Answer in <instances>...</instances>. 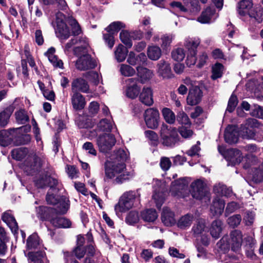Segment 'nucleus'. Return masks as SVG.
I'll return each instance as SVG.
<instances>
[{"instance_id": "nucleus-35", "label": "nucleus", "mask_w": 263, "mask_h": 263, "mask_svg": "<svg viewBox=\"0 0 263 263\" xmlns=\"http://www.w3.org/2000/svg\"><path fill=\"white\" fill-rule=\"evenodd\" d=\"M220 253H228L230 248V237L224 236L217 243Z\"/></svg>"}, {"instance_id": "nucleus-42", "label": "nucleus", "mask_w": 263, "mask_h": 263, "mask_svg": "<svg viewBox=\"0 0 263 263\" xmlns=\"http://www.w3.org/2000/svg\"><path fill=\"white\" fill-rule=\"evenodd\" d=\"M77 124L80 128L91 127L93 123L90 118L86 116H80L76 120Z\"/></svg>"}, {"instance_id": "nucleus-31", "label": "nucleus", "mask_w": 263, "mask_h": 263, "mask_svg": "<svg viewBox=\"0 0 263 263\" xmlns=\"http://www.w3.org/2000/svg\"><path fill=\"white\" fill-rule=\"evenodd\" d=\"M174 213L168 208H164L161 215L163 223L166 226H171L175 223Z\"/></svg>"}, {"instance_id": "nucleus-46", "label": "nucleus", "mask_w": 263, "mask_h": 263, "mask_svg": "<svg viewBox=\"0 0 263 263\" xmlns=\"http://www.w3.org/2000/svg\"><path fill=\"white\" fill-rule=\"evenodd\" d=\"M37 216L42 220H50V210L45 206H39L36 209Z\"/></svg>"}, {"instance_id": "nucleus-21", "label": "nucleus", "mask_w": 263, "mask_h": 263, "mask_svg": "<svg viewBox=\"0 0 263 263\" xmlns=\"http://www.w3.org/2000/svg\"><path fill=\"white\" fill-rule=\"evenodd\" d=\"M146 61V56L143 52L136 55L134 52L130 51L127 55V62L132 66L145 64Z\"/></svg>"}, {"instance_id": "nucleus-23", "label": "nucleus", "mask_w": 263, "mask_h": 263, "mask_svg": "<svg viewBox=\"0 0 263 263\" xmlns=\"http://www.w3.org/2000/svg\"><path fill=\"white\" fill-rule=\"evenodd\" d=\"M139 100L146 106H151L154 103L153 91L151 87L144 86L141 93H139Z\"/></svg>"}, {"instance_id": "nucleus-4", "label": "nucleus", "mask_w": 263, "mask_h": 263, "mask_svg": "<svg viewBox=\"0 0 263 263\" xmlns=\"http://www.w3.org/2000/svg\"><path fill=\"white\" fill-rule=\"evenodd\" d=\"M240 137L253 139L258 142L263 140L262 135L258 137L257 133L248 129L242 124L240 125L231 124V144L237 143Z\"/></svg>"}, {"instance_id": "nucleus-36", "label": "nucleus", "mask_w": 263, "mask_h": 263, "mask_svg": "<svg viewBox=\"0 0 263 263\" xmlns=\"http://www.w3.org/2000/svg\"><path fill=\"white\" fill-rule=\"evenodd\" d=\"M142 219L146 222H154L158 217V214L155 209H147L141 213Z\"/></svg>"}, {"instance_id": "nucleus-8", "label": "nucleus", "mask_w": 263, "mask_h": 263, "mask_svg": "<svg viewBox=\"0 0 263 263\" xmlns=\"http://www.w3.org/2000/svg\"><path fill=\"white\" fill-rule=\"evenodd\" d=\"M55 17V23L57 24V27L55 28V32L57 37L61 40L67 39L70 33L65 22V15L62 13L58 12Z\"/></svg>"}, {"instance_id": "nucleus-1", "label": "nucleus", "mask_w": 263, "mask_h": 263, "mask_svg": "<svg viewBox=\"0 0 263 263\" xmlns=\"http://www.w3.org/2000/svg\"><path fill=\"white\" fill-rule=\"evenodd\" d=\"M105 174L107 178L113 179L114 182L121 184L134 176V171H128L124 162L107 160L105 163Z\"/></svg>"}, {"instance_id": "nucleus-45", "label": "nucleus", "mask_w": 263, "mask_h": 263, "mask_svg": "<svg viewBox=\"0 0 263 263\" xmlns=\"http://www.w3.org/2000/svg\"><path fill=\"white\" fill-rule=\"evenodd\" d=\"M39 244V237L35 233L30 235L27 240V247L29 250L37 248Z\"/></svg>"}, {"instance_id": "nucleus-64", "label": "nucleus", "mask_w": 263, "mask_h": 263, "mask_svg": "<svg viewBox=\"0 0 263 263\" xmlns=\"http://www.w3.org/2000/svg\"><path fill=\"white\" fill-rule=\"evenodd\" d=\"M69 23L72 28V32L74 35L79 34L81 32V28L77 21L73 18L69 19Z\"/></svg>"}, {"instance_id": "nucleus-48", "label": "nucleus", "mask_w": 263, "mask_h": 263, "mask_svg": "<svg viewBox=\"0 0 263 263\" xmlns=\"http://www.w3.org/2000/svg\"><path fill=\"white\" fill-rule=\"evenodd\" d=\"M83 240L84 238L82 237H78V246L73 251V253L78 259H81L82 258L85 254V251L82 247Z\"/></svg>"}, {"instance_id": "nucleus-29", "label": "nucleus", "mask_w": 263, "mask_h": 263, "mask_svg": "<svg viewBox=\"0 0 263 263\" xmlns=\"http://www.w3.org/2000/svg\"><path fill=\"white\" fill-rule=\"evenodd\" d=\"M137 75L142 83H144L150 80L154 76L153 72L145 67L138 66L136 68Z\"/></svg>"}, {"instance_id": "nucleus-6", "label": "nucleus", "mask_w": 263, "mask_h": 263, "mask_svg": "<svg viewBox=\"0 0 263 263\" xmlns=\"http://www.w3.org/2000/svg\"><path fill=\"white\" fill-rule=\"evenodd\" d=\"M192 231L194 237H200L201 243L204 246H208L210 242V237L208 234L205 221L204 219H197L192 228Z\"/></svg>"}, {"instance_id": "nucleus-38", "label": "nucleus", "mask_w": 263, "mask_h": 263, "mask_svg": "<svg viewBox=\"0 0 263 263\" xmlns=\"http://www.w3.org/2000/svg\"><path fill=\"white\" fill-rule=\"evenodd\" d=\"M50 223L55 227L67 228L70 227L71 222L64 217H56L50 219Z\"/></svg>"}, {"instance_id": "nucleus-37", "label": "nucleus", "mask_w": 263, "mask_h": 263, "mask_svg": "<svg viewBox=\"0 0 263 263\" xmlns=\"http://www.w3.org/2000/svg\"><path fill=\"white\" fill-rule=\"evenodd\" d=\"M187 187V183L184 179H179L172 182L171 190L175 192L176 194L178 193H182V191L185 190Z\"/></svg>"}, {"instance_id": "nucleus-26", "label": "nucleus", "mask_w": 263, "mask_h": 263, "mask_svg": "<svg viewBox=\"0 0 263 263\" xmlns=\"http://www.w3.org/2000/svg\"><path fill=\"white\" fill-rule=\"evenodd\" d=\"M89 85L87 82L82 78L76 79L73 81L71 84L72 92L80 91L84 93H87L89 91Z\"/></svg>"}, {"instance_id": "nucleus-32", "label": "nucleus", "mask_w": 263, "mask_h": 263, "mask_svg": "<svg viewBox=\"0 0 263 263\" xmlns=\"http://www.w3.org/2000/svg\"><path fill=\"white\" fill-rule=\"evenodd\" d=\"M194 220V216L187 214L181 217L177 222V226L181 229H186L192 224Z\"/></svg>"}, {"instance_id": "nucleus-52", "label": "nucleus", "mask_w": 263, "mask_h": 263, "mask_svg": "<svg viewBox=\"0 0 263 263\" xmlns=\"http://www.w3.org/2000/svg\"><path fill=\"white\" fill-rule=\"evenodd\" d=\"M174 37L172 34H165L161 37V47L163 50L167 49L171 46V44Z\"/></svg>"}, {"instance_id": "nucleus-49", "label": "nucleus", "mask_w": 263, "mask_h": 263, "mask_svg": "<svg viewBox=\"0 0 263 263\" xmlns=\"http://www.w3.org/2000/svg\"><path fill=\"white\" fill-rule=\"evenodd\" d=\"M242 158V153L239 149L231 148V165L239 164Z\"/></svg>"}, {"instance_id": "nucleus-43", "label": "nucleus", "mask_w": 263, "mask_h": 263, "mask_svg": "<svg viewBox=\"0 0 263 263\" xmlns=\"http://www.w3.org/2000/svg\"><path fill=\"white\" fill-rule=\"evenodd\" d=\"M129 153L123 149H119L115 152L112 161H117L119 162H124L128 159Z\"/></svg>"}, {"instance_id": "nucleus-10", "label": "nucleus", "mask_w": 263, "mask_h": 263, "mask_svg": "<svg viewBox=\"0 0 263 263\" xmlns=\"http://www.w3.org/2000/svg\"><path fill=\"white\" fill-rule=\"evenodd\" d=\"M74 45H77V46L74 48L73 52L75 54L78 55L81 54V52L86 49L88 46V43L85 37H74L66 44L64 49L65 52H68Z\"/></svg>"}, {"instance_id": "nucleus-12", "label": "nucleus", "mask_w": 263, "mask_h": 263, "mask_svg": "<svg viewBox=\"0 0 263 263\" xmlns=\"http://www.w3.org/2000/svg\"><path fill=\"white\" fill-rule=\"evenodd\" d=\"M191 193L193 198L201 200L208 195L205 183L200 179L193 182L191 184Z\"/></svg>"}, {"instance_id": "nucleus-19", "label": "nucleus", "mask_w": 263, "mask_h": 263, "mask_svg": "<svg viewBox=\"0 0 263 263\" xmlns=\"http://www.w3.org/2000/svg\"><path fill=\"white\" fill-rule=\"evenodd\" d=\"M225 202L222 198L217 197L213 199L210 206V214L213 217H219L223 212Z\"/></svg>"}, {"instance_id": "nucleus-11", "label": "nucleus", "mask_w": 263, "mask_h": 263, "mask_svg": "<svg viewBox=\"0 0 263 263\" xmlns=\"http://www.w3.org/2000/svg\"><path fill=\"white\" fill-rule=\"evenodd\" d=\"M144 120L146 126L152 129L156 128L159 123V112L154 108L147 109L144 113Z\"/></svg>"}, {"instance_id": "nucleus-58", "label": "nucleus", "mask_w": 263, "mask_h": 263, "mask_svg": "<svg viewBox=\"0 0 263 263\" xmlns=\"http://www.w3.org/2000/svg\"><path fill=\"white\" fill-rule=\"evenodd\" d=\"M183 1L186 7H188L189 4H190L191 7L190 10L191 12L197 13L200 11V7L197 0H183Z\"/></svg>"}, {"instance_id": "nucleus-55", "label": "nucleus", "mask_w": 263, "mask_h": 263, "mask_svg": "<svg viewBox=\"0 0 263 263\" xmlns=\"http://www.w3.org/2000/svg\"><path fill=\"white\" fill-rule=\"evenodd\" d=\"M250 115L256 118L263 119V107L258 105H254L251 109Z\"/></svg>"}, {"instance_id": "nucleus-24", "label": "nucleus", "mask_w": 263, "mask_h": 263, "mask_svg": "<svg viewBox=\"0 0 263 263\" xmlns=\"http://www.w3.org/2000/svg\"><path fill=\"white\" fill-rule=\"evenodd\" d=\"M2 220L9 227L14 235L17 234L18 229L17 223L10 211H7L3 214Z\"/></svg>"}, {"instance_id": "nucleus-28", "label": "nucleus", "mask_w": 263, "mask_h": 263, "mask_svg": "<svg viewBox=\"0 0 263 263\" xmlns=\"http://www.w3.org/2000/svg\"><path fill=\"white\" fill-rule=\"evenodd\" d=\"M55 49L53 47H50L46 52L45 55L48 58L49 61L53 65L54 67L63 68V63L61 60H60L54 54Z\"/></svg>"}, {"instance_id": "nucleus-27", "label": "nucleus", "mask_w": 263, "mask_h": 263, "mask_svg": "<svg viewBox=\"0 0 263 263\" xmlns=\"http://www.w3.org/2000/svg\"><path fill=\"white\" fill-rule=\"evenodd\" d=\"M223 226L222 221L219 219L214 220L210 227L209 231L212 237L218 239L223 230Z\"/></svg>"}, {"instance_id": "nucleus-15", "label": "nucleus", "mask_w": 263, "mask_h": 263, "mask_svg": "<svg viewBox=\"0 0 263 263\" xmlns=\"http://www.w3.org/2000/svg\"><path fill=\"white\" fill-rule=\"evenodd\" d=\"M41 166V159L34 155L30 158L29 160L25 161L23 166V169L27 175H33L39 170Z\"/></svg>"}, {"instance_id": "nucleus-30", "label": "nucleus", "mask_w": 263, "mask_h": 263, "mask_svg": "<svg viewBox=\"0 0 263 263\" xmlns=\"http://www.w3.org/2000/svg\"><path fill=\"white\" fill-rule=\"evenodd\" d=\"M146 53L150 60L157 61L162 55V49L157 45H149L147 47Z\"/></svg>"}, {"instance_id": "nucleus-40", "label": "nucleus", "mask_w": 263, "mask_h": 263, "mask_svg": "<svg viewBox=\"0 0 263 263\" xmlns=\"http://www.w3.org/2000/svg\"><path fill=\"white\" fill-rule=\"evenodd\" d=\"M114 124L111 119H102L98 124L97 127L100 131L110 132L113 128Z\"/></svg>"}, {"instance_id": "nucleus-14", "label": "nucleus", "mask_w": 263, "mask_h": 263, "mask_svg": "<svg viewBox=\"0 0 263 263\" xmlns=\"http://www.w3.org/2000/svg\"><path fill=\"white\" fill-rule=\"evenodd\" d=\"M138 81L136 78H129L125 81V93L128 98L134 99L139 95L141 87L138 85Z\"/></svg>"}, {"instance_id": "nucleus-7", "label": "nucleus", "mask_w": 263, "mask_h": 263, "mask_svg": "<svg viewBox=\"0 0 263 263\" xmlns=\"http://www.w3.org/2000/svg\"><path fill=\"white\" fill-rule=\"evenodd\" d=\"M200 43V41L198 38H187L185 40L184 46L188 51L186 63L189 66L193 65L196 63L197 48Z\"/></svg>"}, {"instance_id": "nucleus-13", "label": "nucleus", "mask_w": 263, "mask_h": 263, "mask_svg": "<svg viewBox=\"0 0 263 263\" xmlns=\"http://www.w3.org/2000/svg\"><path fill=\"white\" fill-rule=\"evenodd\" d=\"M116 143V139L112 134H103L97 139V144L100 151L107 153Z\"/></svg>"}, {"instance_id": "nucleus-18", "label": "nucleus", "mask_w": 263, "mask_h": 263, "mask_svg": "<svg viewBox=\"0 0 263 263\" xmlns=\"http://www.w3.org/2000/svg\"><path fill=\"white\" fill-rule=\"evenodd\" d=\"M156 71L158 75L163 79H170L173 76L170 63L163 60L157 63Z\"/></svg>"}, {"instance_id": "nucleus-47", "label": "nucleus", "mask_w": 263, "mask_h": 263, "mask_svg": "<svg viewBox=\"0 0 263 263\" xmlns=\"http://www.w3.org/2000/svg\"><path fill=\"white\" fill-rule=\"evenodd\" d=\"M253 3L252 0H242L238 3V8L239 13L241 15L248 12L252 7Z\"/></svg>"}, {"instance_id": "nucleus-59", "label": "nucleus", "mask_w": 263, "mask_h": 263, "mask_svg": "<svg viewBox=\"0 0 263 263\" xmlns=\"http://www.w3.org/2000/svg\"><path fill=\"white\" fill-rule=\"evenodd\" d=\"M190 127V126H181L179 128V132L183 138H189L193 135V132Z\"/></svg>"}, {"instance_id": "nucleus-60", "label": "nucleus", "mask_w": 263, "mask_h": 263, "mask_svg": "<svg viewBox=\"0 0 263 263\" xmlns=\"http://www.w3.org/2000/svg\"><path fill=\"white\" fill-rule=\"evenodd\" d=\"M218 149L219 152L227 161V165L229 166L230 165V152L229 149L226 148L225 146L222 145L219 146Z\"/></svg>"}, {"instance_id": "nucleus-33", "label": "nucleus", "mask_w": 263, "mask_h": 263, "mask_svg": "<svg viewBox=\"0 0 263 263\" xmlns=\"http://www.w3.org/2000/svg\"><path fill=\"white\" fill-rule=\"evenodd\" d=\"M29 263H44L47 260L45 254L43 252H29L28 253Z\"/></svg>"}, {"instance_id": "nucleus-5", "label": "nucleus", "mask_w": 263, "mask_h": 263, "mask_svg": "<svg viewBox=\"0 0 263 263\" xmlns=\"http://www.w3.org/2000/svg\"><path fill=\"white\" fill-rule=\"evenodd\" d=\"M139 196L138 192L129 191L124 193L118 203L115 206L116 214L125 212L131 209L134 205L135 200L139 198Z\"/></svg>"}, {"instance_id": "nucleus-50", "label": "nucleus", "mask_w": 263, "mask_h": 263, "mask_svg": "<svg viewBox=\"0 0 263 263\" xmlns=\"http://www.w3.org/2000/svg\"><path fill=\"white\" fill-rule=\"evenodd\" d=\"M172 58L176 61H182L185 58L184 50L182 48H177L173 50L171 53Z\"/></svg>"}, {"instance_id": "nucleus-25", "label": "nucleus", "mask_w": 263, "mask_h": 263, "mask_svg": "<svg viewBox=\"0 0 263 263\" xmlns=\"http://www.w3.org/2000/svg\"><path fill=\"white\" fill-rule=\"evenodd\" d=\"M71 101L72 107L76 110H81L84 108L86 105L85 98L78 92H73L71 95Z\"/></svg>"}, {"instance_id": "nucleus-51", "label": "nucleus", "mask_w": 263, "mask_h": 263, "mask_svg": "<svg viewBox=\"0 0 263 263\" xmlns=\"http://www.w3.org/2000/svg\"><path fill=\"white\" fill-rule=\"evenodd\" d=\"M162 115L165 121L169 124H173L175 121L174 113L169 108H164L162 110Z\"/></svg>"}, {"instance_id": "nucleus-3", "label": "nucleus", "mask_w": 263, "mask_h": 263, "mask_svg": "<svg viewBox=\"0 0 263 263\" xmlns=\"http://www.w3.org/2000/svg\"><path fill=\"white\" fill-rule=\"evenodd\" d=\"M160 134L161 143L164 146L173 147L179 141L177 128L165 124H162Z\"/></svg>"}, {"instance_id": "nucleus-57", "label": "nucleus", "mask_w": 263, "mask_h": 263, "mask_svg": "<svg viewBox=\"0 0 263 263\" xmlns=\"http://www.w3.org/2000/svg\"><path fill=\"white\" fill-rule=\"evenodd\" d=\"M177 120L182 126H190L191 125L188 116L183 111L179 112L177 115Z\"/></svg>"}, {"instance_id": "nucleus-34", "label": "nucleus", "mask_w": 263, "mask_h": 263, "mask_svg": "<svg viewBox=\"0 0 263 263\" xmlns=\"http://www.w3.org/2000/svg\"><path fill=\"white\" fill-rule=\"evenodd\" d=\"M51 180L53 181V185H56L58 184V180L51 178L50 176L45 175L40 177L39 179L34 180L35 184L37 187H44L49 184Z\"/></svg>"}, {"instance_id": "nucleus-61", "label": "nucleus", "mask_w": 263, "mask_h": 263, "mask_svg": "<svg viewBox=\"0 0 263 263\" xmlns=\"http://www.w3.org/2000/svg\"><path fill=\"white\" fill-rule=\"evenodd\" d=\"M253 180L256 183H260L263 181V169L255 168L253 171Z\"/></svg>"}, {"instance_id": "nucleus-2", "label": "nucleus", "mask_w": 263, "mask_h": 263, "mask_svg": "<svg viewBox=\"0 0 263 263\" xmlns=\"http://www.w3.org/2000/svg\"><path fill=\"white\" fill-rule=\"evenodd\" d=\"M30 127L22 126L19 128L11 129L9 130L0 131V145L7 146L12 142L15 145L26 144L31 140L29 135L24 134L27 132Z\"/></svg>"}, {"instance_id": "nucleus-9", "label": "nucleus", "mask_w": 263, "mask_h": 263, "mask_svg": "<svg viewBox=\"0 0 263 263\" xmlns=\"http://www.w3.org/2000/svg\"><path fill=\"white\" fill-rule=\"evenodd\" d=\"M125 25L121 22H115L110 24L106 28L107 33L104 34L103 38L106 44L112 48L115 44L114 35L116 34Z\"/></svg>"}, {"instance_id": "nucleus-16", "label": "nucleus", "mask_w": 263, "mask_h": 263, "mask_svg": "<svg viewBox=\"0 0 263 263\" xmlns=\"http://www.w3.org/2000/svg\"><path fill=\"white\" fill-rule=\"evenodd\" d=\"M96 66L97 63L95 60L88 54L81 56L76 62V68L80 70L93 69Z\"/></svg>"}, {"instance_id": "nucleus-39", "label": "nucleus", "mask_w": 263, "mask_h": 263, "mask_svg": "<svg viewBox=\"0 0 263 263\" xmlns=\"http://www.w3.org/2000/svg\"><path fill=\"white\" fill-rule=\"evenodd\" d=\"M127 53V49L123 45L120 44L115 51V59L118 62H123L128 55Z\"/></svg>"}, {"instance_id": "nucleus-53", "label": "nucleus", "mask_w": 263, "mask_h": 263, "mask_svg": "<svg viewBox=\"0 0 263 263\" xmlns=\"http://www.w3.org/2000/svg\"><path fill=\"white\" fill-rule=\"evenodd\" d=\"M139 220L138 213L135 211H130L126 217L125 221L129 225H134Z\"/></svg>"}, {"instance_id": "nucleus-20", "label": "nucleus", "mask_w": 263, "mask_h": 263, "mask_svg": "<svg viewBox=\"0 0 263 263\" xmlns=\"http://www.w3.org/2000/svg\"><path fill=\"white\" fill-rule=\"evenodd\" d=\"M242 242V236L239 230L231 232V250L239 254Z\"/></svg>"}, {"instance_id": "nucleus-44", "label": "nucleus", "mask_w": 263, "mask_h": 263, "mask_svg": "<svg viewBox=\"0 0 263 263\" xmlns=\"http://www.w3.org/2000/svg\"><path fill=\"white\" fill-rule=\"evenodd\" d=\"M28 152V149L25 147L17 148L11 151V156L13 159L21 160L25 158Z\"/></svg>"}, {"instance_id": "nucleus-17", "label": "nucleus", "mask_w": 263, "mask_h": 263, "mask_svg": "<svg viewBox=\"0 0 263 263\" xmlns=\"http://www.w3.org/2000/svg\"><path fill=\"white\" fill-rule=\"evenodd\" d=\"M217 17L218 14L216 13L215 9L213 7H208L202 12L197 21L202 24H209L215 21Z\"/></svg>"}, {"instance_id": "nucleus-63", "label": "nucleus", "mask_w": 263, "mask_h": 263, "mask_svg": "<svg viewBox=\"0 0 263 263\" xmlns=\"http://www.w3.org/2000/svg\"><path fill=\"white\" fill-rule=\"evenodd\" d=\"M170 6L175 10L180 12H187L190 9L188 7L183 6L181 3L179 2H173L170 4Z\"/></svg>"}, {"instance_id": "nucleus-62", "label": "nucleus", "mask_w": 263, "mask_h": 263, "mask_svg": "<svg viewBox=\"0 0 263 263\" xmlns=\"http://www.w3.org/2000/svg\"><path fill=\"white\" fill-rule=\"evenodd\" d=\"M16 119L17 122L21 124H25L29 119L25 112L21 110L15 113Z\"/></svg>"}, {"instance_id": "nucleus-22", "label": "nucleus", "mask_w": 263, "mask_h": 263, "mask_svg": "<svg viewBox=\"0 0 263 263\" xmlns=\"http://www.w3.org/2000/svg\"><path fill=\"white\" fill-rule=\"evenodd\" d=\"M202 92L198 87L191 89L187 97V102L190 105H195L201 101Z\"/></svg>"}, {"instance_id": "nucleus-56", "label": "nucleus", "mask_w": 263, "mask_h": 263, "mask_svg": "<svg viewBox=\"0 0 263 263\" xmlns=\"http://www.w3.org/2000/svg\"><path fill=\"white\" fill-rule=\"evenodd\" d=\"M120 38L121 42L124 43L127 48H130L133 44L130 38L129 33L124 30H122L120 34Z\"/></svg>"}, {"instance_id": "nucleus-41", "label": "nucleus", "mask_w": 263, "mask_h": 263, "mask_svg": "<svg viewBox=\"0 0 263 263\" xmlns=\"http://www.w3.org/2000/svg\"><path fill=\"white\" fill-rule=\"evenodd\" d=\"M119 71L121 74L124 77H132L136 73V70L130 65L121 64L119 65Z\"/></svg>"}, {"instance_id": "nucleus-54", "label": "nucleus", "mask_w": 263, "mask_h": 263, "mask_svg": "<svg viewBox=\"0 0 263 263\" xmlns=\"http://www.w3.org/2000/svg\"><path fill=\"white\" fill-rule=\"evenodd\" d=\"M223 69V67L222 64L220 63L215 64L212 67V75L211 78L213 80H215L222 76V73Z\"/></svg>"}]
</instances>
